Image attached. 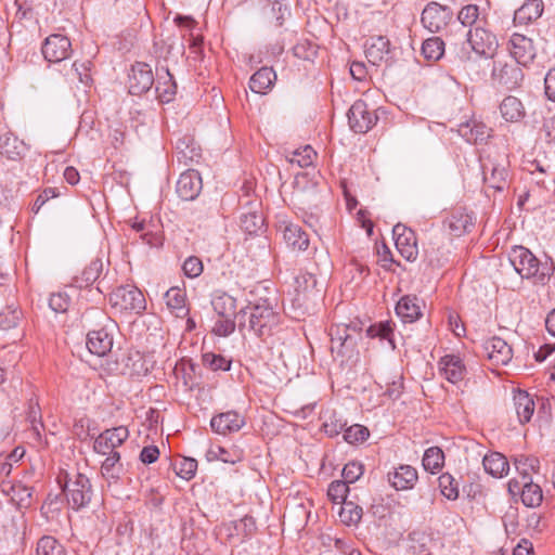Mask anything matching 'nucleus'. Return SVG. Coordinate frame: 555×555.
<instances>
[{
  "instance_id": "54",
  "label": "nucleus",
  "mask_w": 555,
  "mask_h": 555,
  "mask_svg": "<svg viewBox=\"0 0 555 555\" xmlns=\"http://www.w3.org/2000/svg\"><path fill=\"white\" fill-rule=\"evenodd\" d=\"M349 491L348 485L341 480H334L330 483L327 489L328 499L336 504H344L347 502V493Z\"/></svg>"
},
{
  "instance_id": "22",
  "label": "nucleus",
  "mask_w": 555,
  "mask_h": 555,
  "mask_svg": "<svg viewBox=\"0 0 555 555\" xmlns=\"http://www.w3.org/2000/svg\"><path fill=\"white\" fill-rule=\"evenodd\" d=\"M457 21L469 29L479 25H488V12L477 4H466L461 8L456 15Z\"/></svg>"
},
{
  "instance_id": "49",
  "label": "nucleus",
  "mask_w": 555,
  "mask_h": 555,
  "mask_svg": "<svg viewBox=\"0 0 555 555\" xmlns=\"http://www.w3.org/2000/svg\"><path fill=\"white\" fill-rule=\"evenodd\" d=\"M315 156V151L310 145H306L292 152L288 162L296 164L299 168H307L313 164Z\"/></svg>"
},
{
  "instance_id": "30",
  "label": "nucleus",
  "mask_w": 555,
  "mask_h": 555,
  "mask_svg": "<svg viewBox=\"0 0 555 555\" xmlns=\"http://www.w3.org/2000/svg\"><path fill=\"white\" fill-rule=\"evenodd\" d=\"M165 300L167 308L177 318H184L189 313V308L185 305L186 295L185 291L180 287H171L165 293Z\"/></svg>"
},
{
  "instance_id": "17",
  "label": "nucleus",
  "mask_w": 555,
  "mask_h": 555,
  "mask_svg": "<svg viewBox=\"0 0 555 555\" xmlns=\"http://www.w3.org/2000/svg\"><path fill=\"white\" fill-rule=\"evenodd\" d=\"M203 188L202 177L197 170L192 168L182 172L177 181L176 192L183 201H193L201 193Z\"/></svg>"
},
{
  "instance_id": "32",
  "label": "nucleus",
  "mask_w": 555,
  "mask_h": 555,
  "mask_svg": "<svg viewBox=\"0 0 555 555\" xmlns=\"http://www.w3.org/2000/svg\"><path fill=\"white\" fill-rule=\"evenodd\" d=\"M491 129L485 124L472 121L463 124L459 128V133L467 142L478 144L485 142L490 137Z\"/></svg>"
},
{
  "instance_id": "11",
  "label": "nucleus",
  "mask_w": 555,
  "mask_h": 555,
  "mask_svg": "<svg viewBox=\"0 0 555 555\" xmlns=\"http://www.w3.org/2000/svg\"><path fill=\"white\" fill-rule=\"evenodd\" d=\"M129 437V431L125 426H118L106 429L94 440L93 450L102 455L113 454L116 448L120 447Z\"/></svg>"
},
{
  "instance_id": "56",
  "label": "nucleus",
  "mask_w": 555,
  "mask_h": 555,
  "mask_svg": "<svg viewBox=\"0 0 555 555\" xmlns=\"http://www.w3.org/2000/svg\"><path fill=\"white\" fill-rule=\"evenodd\" d=\"M175 470L182 479L190 480L197 470V461L191 457H182L175 464Z\"/></svg>"
},
{
  "instance_id": "64",
  "label": "nucleus",
  "mask_w": 555,
  "mask_h": 555,
  "mask_svg": "<svg viewBox=\"0 0 555 555\" xmlns=\"http://www.w3.org/2000/svg\"><path fill=\"white\" fill-rule=\"evenodd\" d=\"M236 325V320H221L216 323L215 332L220 336H228L234 332Z\"/></svg>"
},
{
  "instance_id": "26",
  "label": "nucleus",
  "mask_w": 555,
  "mask_h": 555,
  "mask_svg": "<svg viewBox=\"0 0 555 555\" xmlns=\"http://www.w3.org/2000/svg\"><path fill=\"white\" fill-rule=\"evenodd\" d=\"M440 371L444 378L452 384L464 378L465 366L462 360L454 354H447L440 360Z\"/></svg>"
},
{
  "instance_id": "45",
  "label": "nucleus",
  "mask_w": 555,
  "mask_h": 555,
  "mask_svg": "<svg viewBox=\"0 0 555 555\" xmlns=\"http://www.w3.org/2000/svg\"><path fill=\"white\" fill-rule=\"evenodd\" d=\"M514 465L520 474L522 481L531 479V474L537 473L540 468V461L534 456L520 455L515 459Z\"/></svg>"
},
{
  "instance_id": "57",
  "label": "nucleus",
  "mask_w": 555,
  "mask_h": 555,
  "mask_svg": "<svg viewBox=\"0 0 555 555\" xmlns=\"http://www.w3.org/2000/svg\"><path fill=\"white\" fill-rule=\"evenodd\" d=\"M366 335L371 338L379 337L380 339H387L392 343V327L389 322H380L369 326L366 328Z\"/></svg>"
},
{
  "instance_id": "53",
  "label": "nucleus",
  "mask_w": 555,
  "mask_h": 555,
  "mask_svg": "<svg viewBox=\"0 0 555 555\" xmlns=\"http://www.w3.org/2000/svg\"><path fill=\"white\" fill-rule=\"evenodd\" d=\"M203 364L211 371H229L231 367V360L225 359L221 354L206 352L202 357Z\"/></svg>"
},
{
  "instance_id": "3",
  "label": "nucleus",
  "mask_w": 555,
  "mask_h": 555,
  "mask_svg": "<svg viewBox=\"0 0 555 555\" xmlns=\"http://www.w3.org/2000/svg\"><path fill=\"white\" fill-rule=\"evenodd\" d=\"M63 490L68 505L75 511L86 507L92 496V487L89 478L78 472H66L63 475Z\"/></svg>"
},
{
  "instance_id": "8",
  "label": "nucleus",
  "mask_w": 555,
  "mask_h": 555,
  "mask_svg": "<svg viewBox=\"0 0 555 555\" xmlns=\"http://www.w3.org/2000/svg\"><path fill=\"white\" fill-rule=\"evenodd\" d=\"M492 79L501 87L508 90L518 88L524 80L520 64L516 62L495 61L492 68Z\"/></svg>"
},
{
  "instance_id": "62",
  "label": "nucleus",
  "mask_w": 555,
  "mask_h": 555,
  "mask_svg": "<svg viewBox=\"0 0 555 555\" xmlns=\"http://www.w3.org/2000/svg\"><path fill=\"white\" fill-rule=\"evenodd\" d=\"M544 92L550 101L555 102V67L551 68L545 75Z\"/></svg>"
},
{
  "instance_id": "20",
  "label": "nucleus",
  "mask_w": 555,
  "mask_h": 555,
  "mask_svg": "<svg viewBox=\"0 0 555 555\" xmlns=\"http://www.w3.org/2000/svg\"><path fill=\"white\" fill-rule=\"evenodd\" d=\"M86 345L92 354L104 357L113 348V336L105 328L90 331Z\"/></svg>"
},
{
  "instance_id": "29",
  "label": "nucleus",
  "mask_w": 555,
  "mask_h": 555,
  "mask_svg": "<svg viewBox=\"0 0 555 555\" xmlns=\"http://www.w3.org/2000/svg\"><path fill=\"white\" fill-rule=\"evenodd\" d=\"M207 461H221L227 464H236L244 459V451L232 446L227 449L221 446H211L206 453Z\"/></svg>"
},
{
  "instance_id": "9",
  "label": "nucleus",
  "mask_w": 555,
  "mask_h": 555,
  "mask_svg": "<svg viewBox=\"0 0 555 555\" xmlns=\"http://www.w3.org/2000/svg\"><path fill=\"white\" fill-rule=\"evenodd\" d=\"M486 26L479 25L469 29L467 41L477 54L492 56L498 48V39Z\"/></svg>"
},
{
  "instance_id": "46",
  "label": "nucleus",
  "mask_w": 555,
  "mask_h": 555,
  "mask_svg": "<svg viewBox=\"0 0 555 555\" xmlns=\"http://www.w3.org/2000/svg\"><path fill=\"white\" fill-rule=\"evenodd\" d=\"M444 454L438 447L428 448L423 456V466L427 472L436 474L443 465Z\"/></svg>"
},
{
  "instance_id": "13",
  "label": "nucleus",
  "mask_w": 555,
  "mask_h": 555,
  "mask_svg": "<svg viewBox=\"0 0 555 555\" xmlns=\"http://www.w3.org/2000/svg\"><path fill=\"white\" fill-rule=\"evenodd\" d=\"M396 248L400 255L408 261H414L417 258L418 249L416 235L414 231L404 224L397 223L392 229Z\"/></svg>"
},
{
  "instance_id": "61",
  "label": "nucleus",
  "mask_w": 555,
  "mask_h": 555,
  "mask_svg": "<svg viewBox=\"0 0 555 555\" xmlns=\"http://www.w3.org/2000/svg\"><path fill=\"white\" fill-rule=\"evenodd\" d=\"M21 319V312L16 309H8L7 311L0 312V327L2 330H10L15 327Z\"/></svg>"
},
{
  "instance_id": "24",
  "label": "nucleus",
  "mask_w": 555,
  "mask_h": 555,
  "mask_svg": "<svg viewBox=\"0 0 555 555\" xmlns=\"http://www.w3.org/2000/svg\"><path fill=\"white\" fill-rule=\"evenodd\" d=\"M544 3L542 0H526L514 13L516 25H529L542 16Z\"/></svg>"
},
{
  "instance_id": "41",
  "label": "nucleus",
  "mask_w": 555,
  "mask_h": 555,
  "mask_svg": "<svg viewBox=\"0 0 555 555\" xmlns=\"http://www.w3.org/2000/svg\"><path fill=\"white\" fill-rule=\"evenodd\" d=\"M287 0H270L269 9L264 10V18L275 27H281L289 15Z\"/></svg>"
},
{
  "instance_id": "47",
  "label": "nucleus",
  "mask_w": 555,
  "mask_h": 555,
  "mask_svg": "<svg viewBox=\"0 0 555 555\" xmlns=\"http://www.w3.org/2000/svg\"><path fill=\"white\" fill-rule=\"evenodd\" d=\"M444 53V42L439 37L426 39L422 44V54L428 61H438Z\"/></svg>"
},
{
  "instance_id": "27",
  "label": "nucleus",
  "mask_w": 555,
  "mask_h": 555,
  "mask_svg": "<svg viewBox=\"0 0 555 555\" xmlns=\"http://www.w3.org/2000/svg\"><path fill=\"white\" fill-rule=\"evenodd\" d=\"M26 144L11 132L0 137V154L9 159L16 160L26 153Z\"/></svg>"
},
{
  "instance_id": "37",
  "label": "nucleus",
  "mask_w": 555,
  "mask_h": 555,
  "mask_svg": "<svg viewBox=\"0 0 555 555\" xmlns=\"http://www.w3.org/2000/svg\"><path fill=\"white\" fill-rule=\"evenodd\" d=\"M516 414L521 424L528 423L534 412V401L527 391L518 390L514 395Z\"/></svg>"
},
{
  "instance_id": "52",
  "label": "nucleus",
  "mask_w": 555,
  "mask_h": 555,
  "mask_svg": "<svg viewBox=\"0 0 555 555\" xmlns=\"http://www.w3.org/2000/svg\"><path fill=\"white\" fill-rule=\"evenodd\" d=\"M241 228L248 234L257 233L263 227V217L257 212H246L241 216Z\"/></svg>"
},
{
  "instance_id": "14",
  "label": "nucleus",
  "mask_w": 555,
  "mask_h": 555,
  "mask_svg": "<svg viewBox=\"0 0 555 555\" xmlns=\"http://www.w3.org/2000/svg\"><path fill=\"white\" fill-rule=\"evenodd\" d=\"M245 425V416L235 410L218 413L214 415L210 420L211 430L222 436L237 433Z\"/></svg>"
},
{
  "instance_id": "19",
  "label": "nucleus",
  "mask_w": 555,
  "mask_h": 555,
  "mask_svg": "<svg viewBox=\"0 0 555 555\" xmlns=\"http://www.w3.org/2000/svg\"><path fill=\"white\" fill-rule=\"evenodd\" d=\"M318 284L317 278L314 274L309 272H302L295 278V291L296 297L294 298V305H297L299 308L307 306L311 296H314L319 293L315 289Z\"/></svg>"
},
{
  "instance_id": "6",
  "label": "nucleus",
  "mask_w": 555,
  "mask_h": 555,
  "mask_svg": "<svg viewBox=\"0 0 555 555\" xmlns=\"http://www.w3.org/2000/svg\"><path fill=\"white\" fill-rule=\"evenodd\" d=\"M348 124L356 133H366L377 122L378 116L374 108L363 100H357L348 111Z\"/></svg>"
},
{
  "instance_id": "39",
  "label": "nucleus",
  "mask_w": 555,
  "mask_h": 555,
  "mask_svg": "<svg viewBox=\"0 0 555 555\" xmlns=\"http://www.w3.org/2000/svg\"><path fill=\"white\" fill-rule=\"evenodd\" d=\"M500 112L506 121L516 122L525 117V107L519 99L513 95L506 96L501 105Z\"/></svg>"
},
{
  "instance_id": "4",
  "label": "nucleus",
  "mask_w": 555,
  "mask_h": 555,
  "mask_svg": "<svg viewBox=\"0 0 555 555\" xmlns=\"http://www.w3.org/2000/svg\"><path fill=\"white\" fill-rule=\"evenodd\" d=\"M361 326L358 322L337 324L331 327V351L343 358H351L356 351Z\"/></svg>"
},
{
  "instance_id": "12",
  "label": "nucleus",
  "mask_w": 555,
  "mask_h": 555,
  "mask_svg": "<svg viewBox=\"0 0 555 555\" xmlns=\"http://www.w3.org/2000/svg\"><path fill=\"white\" fill-rule=\"evenodd\" d=\"M153 85L154 76L149 64L137 62L131 66L128 76V88L131 94L141 95L147 92Z\"/></svg>"
},
{
  "instance_id": "50",
  "label": "nucleus",
  "mask_w": 555,
  "mask_h": 555,
  "mask_svg": "<svg viewBox=\"0 0 555 555\" xmlns=\"http://www.w3.org/2000/svg\"><path fill=\"white\" fill-rule=\"evenodd\" d=\"M362 514V507L354 505L352 502H344L339 512V517L346 525H356L361 520Z\"/></svg>"
},
{
  "instance_id": "60",
  "label": "nucleus",
  "mask_w": 555,
  "mask_h": 555,
  "mask_svg": "<svg viewBox=\"0 0 555 555\" xmlns=\"http://www.w3.org/2000/svg\"><path fill=\"white\" fill-rule=\"evenodd\" d=\"M363 475V466L357 462H349L343 468V478L348 483L356 482Z\"/></svg>"
},
{
  "instance_id": "63",
  "label": "nucleus",
  "mask_w": 555,
  "mask_h": 555,
  "mask_svg": "<svg viewBox=\"0 0 555 555\" xmlns=\"http://www.w3.org/2000/svg\"><path fill=\"white\" fill-rule=\"evenodd\" d=\"M159 457V450L156 446H146L141 450L140 460L143 464H152Z\"/></svg>"
},
{
  "instance_id": "58",
  "label": "nucleus",
  "mask_w": 555,
  "mask_h": 555,
  "mask_svg": "<svg viewBox=\"0 0 555 555\" xmlns=\"http://www.w3.org/2000/svg\"><path fill=\"white\" fill-rule=\"evenodd\" d=\"M70 305V298L66 293H53L49 298V307L56 313L66 312Z\"/></svg>"
},
{
  "instance_id": "33",
  "label": "nucleus",
  "mask_w": 555,
  "mask_h": 555,
  "mask_svg": "<svg viewBox=\"0 0 555 555\" xmlns=\"http://www.w3.org/2000/svg\"><path fill=\"white\" fill-rule=\"evenodd\" d=\"M447 224L454 236H461L474 227V217L462 209H457L451 214Z\"/></svg>"
},
{
  "instance_id": "18",
  "label": "nucleus",
  "mask_w": 555,
  "mask_h": 555,
  "mask_svg": "<svg viewBox=\"0 0 555 555\" xmlns=\"http://www.w3.org/2000/svg\"><path fill=\"white\" fill-rule=\"evenodd\" d=\"M482 172L487 191L492 189L495 192H502L508 186V170L506 165L489 160L482 165Z\"/></svg>"
},
{
  "instance_id": "40",
  "label": "nucleus",
  "mask_w": 555,
  "mask_h": 555,
  "mask_svg": "<svg viewBox=\"0 0 555 555\" xmlns=\"http://www.w3.org/2000/svg\"><path fill=\"white\" fill-rule=\"evenodd\" d=\"M103 270L101 259H93L81 272L80 275L74 278L75 286L86 288L92 285L100 276Z\"/></svg>"
},
{
  "instance_id": "44",
  "label": "nucleus",
  "mask_w": 555,
  "mask_h": 555,
  "mask_svg": "<svg viewBox=\"0 0 555 555\" xmlns=\"http://www.w3.org/2000/svg\"><path fill=\"white\" fill-rule=\"evenodd\" d=\"M37 555H67L66 550L54 537L43 535L37 542Z\"/></svg>"
},
{
  "instance_id": "10",
  "label": "nucleus",
  "mask_w": 555,
  "mask_h": 555,
  "mask_svg": "<svg viewBox=\"0 0 555 555\" xmlns=\"http://www.w3.org/2000/svg\"><path fill=\"white\" fill-rule=\"evenodd\" d=\"M507 50L514 61L522 66L529 65L537 54L532 39L518 33L511 36Z\"/></svg>"
},
{
  "instance_id": "43",
  "label": "nucleus",
  "mask_w": 555,
  "mask_h": 555,
  "mask_svg": "<svg viewBox=\"0 0 555 555\" xmlns=\"http://www.w3.org/2000/svg\"><path fill=\"white\" fill-rule=\"evenodd\" d=\"M107 457L101 465V474L106 480L116 481L119 479V476L122 472V466L120 464V454L119 452H114L113 454H106Z\"/></svg>"
},
{
  "instance_id": "2",
  "label": "nucleus",
  "mask_w": 555,
  "mask_h": 555,
  "mask_svg": "<svg viewBox=\"0 0 555 555\" xmlns=\"http://www.w3.org/2000/svg\"><path fill=\"white\" fill-rule=\"evenodd\" d=\"M509 261L522 279H533L534 283L544 285L553 274L554 268L547 260L540 261L528 248L514 246Z\"/></svg>"
},
{
  "instance_id": "1",
  "label": "nucleus",
  "mask_w": 555,
  "mask_h": 555,
  "mask_svg": "<svg viewBox=\"0 0 555 555\" xmlns=\"http://www.w3.org/2000/svg\"><path fill=\"white\" fill-rule=\"evenodd\" d=\"M235 319L243 335L249 333L262 340L273 336L282 323L278 291L263 284L256 285L248 305L236 313Z\"/></svg>"
},
{
  "instance_id": "51",
  "label": "nucleus",
  "mask_w": 555,
  "mask_h": 555,
  "mask_svg": "<svg viewBox=\"0 0 555 555\" xmlns=\"http://www.w3.org/2000/svg\"><path fill=\"white\" fill-rule=\"evenodd\" d=\"M438 480L443 496L452 501L459 498V482L452 475L444 473L439 477Z\"/></svg>"
},
{
  "instance_id": "38",
  "label": "nucleus",
  "mask_w": 555,
  "mask_h": 555,
  "mask_svg": "<svg viewBox=\"0 0 555 555\" xmlns=\"http://www.w3.org/2000/svg\"><path fill=\"white\" fill-rule=\"evenodd\" d=\"M431 538L425 531L414 530L406 539L408 553L410 555H428Z\"/></svg>"
},
{
  "instance_id": "42",
  "label": "nucleus",
  "mask_w": 555,
  "mask_h": 555,
  "mask_svg": "<svg viewBox=\"0 0 555 555\" xmlns=\"http://www.w3.org/2000/svg\"><path fill=\"white\" fill-rule=\"evenodd\" d=\"M521 502L527 507H538L543 501V492L532 479L522 481Z\"/></svg>"
},
{
  "instance_id": "15",
  "label": "nucleus",
  "mask_w": 555,
  "mask_h": 555,
  "mask_svg": "<svg viewBox=\"0 0 555 555\" xmlns=\"http://www.w3.org/2000/svg\"><path fill=\"white\" fill-rule=\"evenodd\" d=\"M41 50L48 62L59 63L70 55L72 43L66 36L53 34L46 38Z\"/></svg>"
},
{
  "instance_id": "48",
  "label": "nucleus",
  "mask_w": 555,
  "mask_h": 555,
  "mask_svg": "<svg viewBox=\"0 0 555 555\" xmlns=\"http://www.w3.org/2000/svg\"><path fill=\"white\" fill-rule=\"evenodd\" d=\"M159 78L156 83L155 91L157 93V98L163 103H168L173 99V95L177 91V85L173 80L172 75L169 73L168 69H166V81L160 82Z\"/></svg>"
},
{
  "instance_id": "31",
  "label": "nucleus",
  "mask_w": 555,
  "mask_h": 555,
  "mask_svg": "<svg viewBox=\"0 0 555 555\" xmlns=\"http://www.w3.org/2000/svg\"><path fill=\"white\" fill-rule=\"evenodd\" d=\"M276 79V74L271 67H261L249 79V88L253 92L263 94L271 89Z\"/></svg>"
},
{
  "instance_id": "5",
  "label": "nucleus",
  "mask_w": 555,
  "mask_h": 555,
  "mask_svg": "<svg viewBox=\"0 0 555 555\" xmlns=\"http://www.w3.org/2000/svg\"><path fill=\"white\" fill-rule=\"evenodd\" d=\"M113 307L120 311L142 312L146 307V301L142 292L135 286H119L109 296Z\"/></svg>"
},
{
  "instance_id": "36",
  "label": "nucleus",
  "mask_w": 555,
  "mask_h": 555,
  "mask_svg": "<svg viewBox=\"0 0 555 555\" xmlns=\"http://www.w3.org/2000/svg\"><path fill=\"white\" fill-rule=\"evenodd\" d=\"M482 465L485 470L495 478H502L509 469L507 459L499 452L486 454L482 460Z\"/></svg>"
},
{
  "instance_id": "23",
  "label": "nucleus",
  "mask_w": 555,
  "mask_h": 555,
  "mask_svg": "<svg viewBox=\"0 0 555 555\" xmlns=\"http://www.w3.org/2000/svg\"><path fill=\"white\" fill-rule=\"evenodd\" d=\"M423 300L416 296H403L396 306V313L405 323H412L422 317Z\"/></svg>"
},
{
  "instance_id": "55",
  "label": "nucleus",
  "mask_w": 555,
  "mask_h": 555,
  "mask_svg": "<svg viewBox=\"0 0 555 555\" xmlns=\"http://www.w3.org/2000/svg\"><path fill=\"white\" fill-rule=\"evenodd\" d=\"M369 436V429L359 424H354L344 430V440L350 444L363 442Z\"/></svg>"
},
{
  "instance_id": "25",
  "label": "nucleus",
  "mask_w": 555,
  "mask_h": 555,
  "mask_svg": "<svg viewBox=\"0 0 555 555\" xmlns=\"http://www.w3.org/2000/svg\"><path fill=\"white\" fill-rule=\"evenodd\" d=\"M388 480L396 490L412 489L417 481V472L410 465H401L388 475Z\"/></svg>"
},
{
  "instance_id": "34",
  "label": "nucleus",
  "mask_w": 555,
  "mask_h": 555,
  "mask_svg": "<svg viewBox=\"0 0 555 555\" xmlns=\"http://www.w3.org/2000/svg\"><path fill=\"white\" fill-rule=\"evenodd\" d=\"M177 159L183 166L191 167L202 159V150L192 140H182L177 145Z\"/></svg>"
},
{
  "instance_id": "28",
  "label": "nucleus",
  "mask_w": 555,
  "mask_h": 555,
  "mask_svg": "<svg viewBox=\"0 0 555 555\" xmlns=\"http://www.w3.org/2000/svg\"><path fill=\"white\" fill-rule=\"evenodd\" d=\"M390 53V42L386 37L377 36L370 40L365 50V56L373 65H379L388 59Z\"/></svg>"
},
{
  "instance_id": "7",
  "label": "nucleus",
  "mask_w": 555,
  "mask_h": 555,
  "mask_svg": "<svg viewBox=\"0 0 555 555\" xmlns=\"http://www.w3.org/2000/svg\"><path fill=\"white\" fill-rule=\"evenodd\" d=\"M453 12L448 5L429 2L423 10L421 22L430 33L442 31L452 21Z\"/></svg>"
},
{
  "instance_id": "21",
  "label": "nucleus",
  "mask_w": 555,
  "mask_h": 555,
  "mask_svg": "<svg viewBox=\"0 0 555 555\" xmlns=\"http://www.w3.org/2000/svg\"><path fill=\"white\" fill-rule=\"evenodd\" d=\"M2 492L10 498V501L18 508H26L31 504L30 488L21 482H11L3 480L1 483Z\"/></svg>"
},
{
  "instance_id": "59",
  "label": "nucleus",
  "mask_w": 555,
  "mask_h": 555,
  "mask_svg": "<svg viewBox=\"0 0 555 555\" xmlns=\"http://www.w3.org/2000/svg\"><path fill=\"white\" fill-rule=\"evenodd\" d=\"M203 262L196 256L188 257L182 264L183 273L190 279L199 276L203 273Z\"/></svg>"
},
{
  "instance_id": "16",
  "label": "nucleus",
  "mask_w": 555,
  "mask_h": 555,
  "mask_svg": "<svg viewBox=\"0 0 555 555\" xmlns=\"http://www.w3.org/2000/svg\"><path fill=\"white\" fill-rule=\"evenodd\" d=\"M483 356L493 365H506L513 358L512 347L500 337H491L482 344Z\"/></svg>"
},
{
  "instance_id": "35",
  "label": "nucleus",
  "mask_w": 555,
  "mask_h": 555,
  "mask_svg": "<svg viewBox=\"0 0 555 555\" xmlns=\"http://www.w3.org/2000/svg\"><path fill=\"white\" fill-rule=\"evenodd\" d=\"M283 237L293 249L306 250L309 246L308 234L298 224H286L283 229Z\"/></svg>"
}]
</instances>
